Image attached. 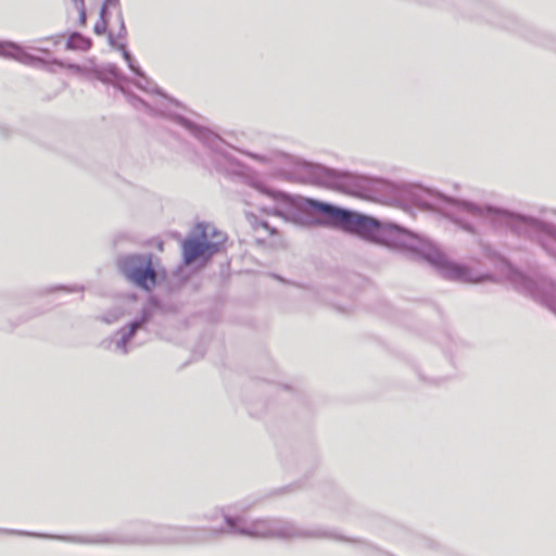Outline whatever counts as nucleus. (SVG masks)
Segmentation results:
<instances>
[{
  "mask_svg": "<svg viewBox=\"0 0 556 556\" xmlns=\"http://www.w3.org/2000/svg\"><path fill=\"white\" fill-rule=\"evenodd\" d=\"M303 169L307 175V179L313 184L327 186L330 188H339L340 184L336 181V173L320 165L304 164Z\"/></svg>",
  "mask_w": 556,
  "mask_h": 556,
  "instance_id": "nucleus-5",
  "label": "nucleus"
},
{
  "mask_svg": "<svg viewBox=\"0 0 556 556\" xmlns=\"http://www.w3.org/2000/svg\"><path fill=\"white\" fill-rule=\"evenodd\" d=\"M299 206L312 213L321 225L339 228L384 245L415 251L434 264L448 279L471 283L483 280L484 276L477 270L454 262L430 243L393 224L381 223L369 216L311 199H303Z\"/></svg>",
  "mask_w": 556,
  "mask_h": 556,
  "instance_id": "nucleus-1",
  "label": "nucleus"
},
{
  "mask_svg": "<svg viewBox=\"0 0 556 556\" xmlns=\"http://www.w3.org/2000/svg\"><path fill=\"white\" fill-rule=\"evenodd\" d=\"M116 2H117V0H106L108 4H113V3H116Z\"/></svg>",
  "mask_w": 556,
  "mask_h": 556,
  "instance_id": "nucleus-15",
  "label": "nucleus"
},
{
  "mask_svg": "<svg viewBox=\"0 0 556 556\" xmlns=\"http://www.w3.org/2000/svg\"><path fill=\"white\" fill-rule=\"evenodd\" d=\"M455 205L458 207V210L468 212L469 214H472L475 216L481 215L483 212V208L465 201H456Z\"/></svg>",
  "mask_w": 556,
  "mask_h": 556,
  "instance_id": "nucleus-11",
  "label": "nucleus"
},
{
  "mask_svg": "<svg viewBox=\"0 0 556 556\" xmlns=\"http://www.w3.org/2000/svg\"><path fill=\"white\" fill-rule=\"evenodd\" d=\"M226 529H220L222 532H229L233 534L245 535L255 539H292L301 536L302 534L289 523H281L268 520H256L251 523L241 517L224 516Z\"/></svg>",
  "mask_w": 556,
  "mask_h": 556,
  "instance_id": "nucleus-3",
  "label": "nucleus"
},
{
  "mask_svg": "<svg viewBox=\"0 0 556 556\" xmlns=\"http://www.w3.org/2000/svg\"><path fill=\"white\" fill-rule=\"evenodd\" d=\"M144 320H146L144 316L141 317V318H136L135 320H132L129 324V327L127 329H122L119 331V333H118L119 338L116 340V346L119 350H122V351L126 350L127 342L132 337V334L136 332V330L141 328V326L143 325Z\"/></svg>",
  "mask_w": 556,
  "mask_h": 556,
  "instance_id": "nucleus-8",
  "label": "nucleus"
},
{
  "mask_svg": "<svg viewBox=\"0 0 556 556\" xmlns=\"http://www.w3.org/2000/svg\"><path fill=\"white\" fill-rule=\"evenodd\" d=\"M118 266L129 281L144 290H151L156 285V271L148 255L123 256Z\"/></svg>",
  "mask_w": 556,
  "mask_h": 556,
  "instance_id": "nucleus-4",
  "label": "nucleus"
},
{
  "mask_svg": "<svg viewBox=\"0 0 556 556\" xmlns=\"http://www.w3.org/2000/svg\"><path fill=\"white\" fill-rule=\"evenodd\" d=\"M105 10H106V4L103 5L102 10H101V21L98 22L94 26V31L98 34V35H102L106 31V21L104 18V15H105Z\"/></svg>",
  "mask_w": 556,
  "mask_h": 556,
  "instance_id": "nucleus-13",
  "label": "nucleus"
},
{
  "mask_svg": "<svg viewBox=\"0 0 556 556\" xmlns=\"http://www.w3.org/2000/svg\"><path fill=\"white\" fill-rule=\"evenodd\" d=\"M186 127L190 129V131L198 136L201 140L207 143H211V140L215 138L210 130L202 126L195 125L191 122H186Z\"/></svg>",
  "mask_w": 556,
  "mask_h": 556,
  "instance_id": "nucleus-10",
  "label": "nucleus"
},
{
  "mask_svg": "<svg viewBox=\"0 0 556 556\" xmlns=\"http://www.w3.org/2000/svg\"><path fill=\"white\" fill-rule=\"evenodd\" d=\"M137 302L134 299H127L118 302L112 309L108 311L101 319L106 324H114L130 315L136 308Z\"/></svg>",
  "mask_w": 556,
  "mask_h": 556,
  "instance_id": "nucleus-6",
  "label": "nucleus"
},
{
  "mask_svg": "<svg viewBox=\"0 0 556 556\" xmlns=\"http://www.w3.org/2000/svg\"><path fill=\"white\" fill-rule=\"evenodd\" d=\"M110 45L112 47H115L117 49H121L123 51V56L125 59V61L128 63V66L129 68L139 76V80L136 81V85L138 88L140 89H148L147 88V84H148V80L147 78L143 76V74L139 71L138 67L135 66L134 62H132V59L130 56V54L125 50L124 46H116L113 38L110 36Z\"/></svg>",
  "mask_w": 556,
  "mask_h": 556,
  "instance_id": "nucleus-9",
  "label": "nucleus"
},
{
  "mask_svg": "<svg viewBox=\"0 0 556 556\" xmlns=\"http://www.w3.org/2000/svg\"><path fill=\"white\" fill-rule=\"evenodd\" d=\"M262 226H263V227H265V228H267V227H268V224H267L266 222H263V223H262Z\"/></svg>",
  "mask_w": 556,
  "mask_h": 556,
  "instance_id": "nucleus-16",
  "label": "nucleus"
},
{
  "mask_svg": "<svg viewBox=\"0 0 556 556\" xmlns=\"http://www.w3.org/2000/svg\"><path fill=\"white\" fill-rule=\"evenodd\" d=\"M247 215L251 219L252 225H256L257 217L255 216V214L253 212H248Z\"/></svg>",
  "mask_w": 556,
  "mask_h": 556,
  "instance_id": "nucleus-14",
  "label": "nucleus"
},
{
  "mask_svg": "<svg viewBox=\"0 0 556 556\" xmlns=\"http://www.w3.org/2000/svg\"><path fill=\"white\" fill-rule=\"evenodd\" d=\"M226 242V235L214 225L200 223L181 244L182 260L194 269L203 268Z\"/></svg>",
  "mask_w": 556,
  "mask_h": 556,
  "instance_id": "nucleus-2",
  "label": "nucleus"
},
{
  "mask_svg": "<svg viewBox=\"0 0 556 556\" xmlns=\"http://www.w3.org/2000/svg\"><path fill=\"white\" fill-rule=\"evenodd\" d=\"M0 56L11 58L21 63L30 64L35 58L13 42L0 41Z\"/></svg>",
  "mask_w": 556,
  "mask_h": 556,
  "instance_id": "nucleus-7",
  "label": "nucleus"
},
{
  "mask_svg": "<svg viewBox=\"0 0 556 556\" xmlns=\"http://www.w3.org/2000/svg\"><path fill=\"white\" fill-rule=\"evenodd\" d=\"M67 47L71 49H87L89 41L80 35H73L67 42Z\"/></svg>",
  "mask_w": 556,
  "mask_h": 556,
  "instance_id": "nucleus-12",
  "label": "nucleus"
}]
</instances>
